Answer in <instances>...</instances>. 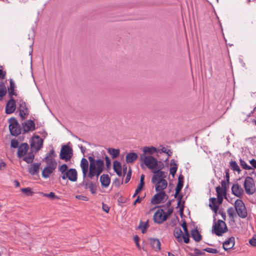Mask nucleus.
I'll return each instance as SVG.
<instances>
[{"label": "nucleus", "mask_w": 256, "mask_h": 256, "mask_svg": "<svg viewBox=\"0 0 256 256\" xmlns=\"http://www.w3.org/2000/svg\"><path fill=\"white\" fill-rule=\"evenodd\" d=\"M90 166L88 168V162L85 158L81 160L80 166L82 170L83 178L88 176L90 178H92L96 176L97 178L102 173L104 170V162L101 159L96 160L94 158L90 156L88 158Z\"/></svg>", "instance_id": "f257e3e1"}, {"label": "nucleus", "mask_w": 256, "mask_h": 256, "mask_svg": "<svg viewBox=\"0 0 256 256\" xmlns=\"http://www.w3.org/2000/svg\"><path fill=\"white\" fill-rule=\"evenodd\" d=\"M140 158L149 169L161 170L164 168V164L162 162L158 161L151 156L141 154Z\"/></svg>", "instance_id": "f03ea898"}, {"label": "nucleus", "mask_w": 256, "mask_h": 256, "mask_svg": "<svg viewBox=\"0 0 256 256\" xmlns=\"http://www.w3.org/2000/svg\"><path fill=\"white\" fill-rule=\"evenodd\" d=\"M61 173V178L62 180L68 178L71 182H75L78 179V173L76 169L70 168L68 170L66 164H63L58 168Z\"/></svg>", "instance_id": "7ed1b4c3"}, {"label": "nucleus", "mask_w": 256, "mask_h": 256, "mask_svg": "<svg viewBox=\"0 0 256 256\" xmlns=\"http://www.w3.org/2000/svg\"><path fill=\"white\" fill-rule=\"evenodd\" d=\"M226 223L222 220H218L213 226L212 232L218 236H221L227 231Z\"/></svg>", "instance_id": "20e7f679"}, {"label": "nucleus", "mask_w": 256, "mask_h": 256, "mask_svg": "<svg viewBox=\"0 0 256 256\" xmlns=\"http://www.w3.org/2000/svg\"><path fill=\"white\" fill-rule=\"evenodd\" d=\"M73 155L72 149L67 145H64L62 146L60 158L65 162L70 160Z\"/></svg>", "instance_id": "39448f33"}, {"label": "nucleus", "mask_w": 256, "mask_h": 256, "mask_svg": "<svg viewBox=\"0 0 256 256\" xmlns=\"http://www.w3.org/2000/svg\"><path fill=\"white\" fill-rule=\"evenodd\" d=\"M9 130L12 135L17 136L21 132V128L17 120L14 118L9 119Z\"/></svg>", "instance_id": "423d86ee"}, {"label": "nucleus", "mask_w": 256, "mask_h": 256, "mask_svg": "<svg viewBox=\"0 0 256 256\" xmlns=\"http://www.w3.org/2000/svg\"><path fill=\"white\" fill-rule=\"evenodd\" d=\"M244 186L245 191L248 194H252L256 191V186L254 180L250 176L246 178Z\"/></svg>", "instance_id": "0eeeda50"}, {"label": "nucleus", "mask_w": 256, "mask_h": 256, "mask_svg": "<svg viewBox=\"0 0 256 256\" xmlns=\"http://www.w3.org/2000/svg\"><path fill=\"white\" fill-rule=\"evenodd\" d=\"M234 207L238 216L242 218H245L247 216V211L244 203L240 200L235 201Z\"/></svg>", "instance_id": "6e6552de"}, {"label": "nucleus", "mask_w": 256, "mask_h": 256, "mask_svg": "<svg viewBox=\"0 0 256 256\" xmlns=\"http://www.w3.org/2000/svg\"><path fill=\"white\" fill-rule=\"evenodd\" d=\"M157 192L151 199V203L153 204L164 203L168 198V196L164 191Z\"/></svg>", "instance_id": "1a4fd4ad"}, {"label": "nucleus", "mask_w": 256, "mask_h": 256, "mask_svg": "<svg viewBox=\"0 0 256 256\" xmlns=\"http://www.w3.org/2000/svg\"><path fill=\"white\" fill-rule=\"evenodd\" d=\"M30 145L32 150L38 152L42 146L43 140L38 136H34L31 139Z\"/></svg>", "instance_id": "9d476101"}, {"label": "nucleus", "mask_w": 256, "mask_h": 256, "mask_svg": "<svg viewBox=\"0 0 256 256\" xmlns=\"http://www.w3.org/2000/svg\"><path fill=\"white\" fill-rule=\"evenodd\" d=\"M224 198L222 196H217V198H210L209 206L215 214H216L218 210V206L222 204Z\"/></svg>", "instance_id": "9b49d317"}, {"label": "nucleus", "mask_w": 256, "mask_h": 256, "mask_svg": "<svg viewBox=\"0 0 256 256\" xmlns=\"http://www.w3.org/2000/svg\"><path fill=\"white\" fill-rule=\"evenodd\" d=\"M168 216L162 209L158 210L154 215V220L158 224H162L167 218Z\"/></svg>", "instance_id": "f8f14e48"}, {"label": "nucleus", "mask_w": 256, "mask_h": 256, "mask_svg": "<svg viewBox=\"0 0 256 256\" xmlns=\"http://www.w3.org/2000/svg\"><path fill=\"white\" fill-rule=\"evenodd\" d=\"M183 186V177L180 176L178 177V182L177 184L176 188V192L174 194L175 198H176L177 196H178V206L180 207V204H181V199H182V196H178L179 192L181 190Z\"/></svg>", "instance_id": "ddd939ff"}, {"label": "nucleus", "mask_w": 256, "mask_h": 256, "mask_svg": "<svg viewBox=\"0 0 256 256\" xmlns=\"http://www.w3.org/2000/svg\"><path fill=\"white\" fill-rule=\"evenodd\" d=\"M156 172L153 171L154 175L152 176V183H156L159 180H164L166 177L164 172L160 170H156Z\"/></svg>", "instance_id": "4468645a"}, {"label": "nucleus", "mask_w": 256, "mask_h": 256, "mask_svg": "<svg viewBox=\"0 0 256 256\" xmlns=\"http://www.w3.org/2000/svg\"><path fill=\"white\" fill-rule=\"evenodd\" d=\"M16 109V101L12 98L8 102L6 106V114H10L13 113Z\"/></svg>", "instance_id": "2eb2a0df"}, {"label": "nucleus", "mask_w": 256, "mask_h": 256, "mask_svg": "<svg viewBox=\"0 0 256 256\" xmlns=\"http://www.w3.org/2000/svg\"><path fill=\"white\" fill-rule=\"evenodd\" d=\"M18 110L20 112V116L22 119H24L26 118L28 115V109L26 106L25 102L23 101L20 102Z\"/></svg>", "instance_id": "dca6fc26"}, {"label": "nucleus", "mask_w": 256, "mask_h": 256, "mask_svg": "<svg viewBox=\"0 0 256 256\" xmlns=\"http://www.w3.org/2000/svg\"><path fill=\"white\" fill-rule=\"evenodd\" d=\"M22 130L24 132L33 131L35 130V124L32 120H28L22 124Z\"/></svg>", "instance_id": "f3484780"}, {"label": "nucleus", "mask_w": 256, "mask_h": 256, "mask_svg": "<svg viewBox=\"0 0 256 256\" xmlns=\"http://www.w3.org/2000/svg\"><path fill=\"white\" fill-rule=\"evenodd\" d=\"M28 148V145L26 143L22 144L18 148V156L20 158L24 156L26 154Z\"/></svg>", "instance_id": "a211bd4d"}, {"label": "nucleus", "mask_w": 256, "mask_h": 256, "mask_svg": "<svg viewBox=\"0 0 256 256\" xmlns=\"http://www.w3.org/2000/svg\"><path fill=\"white\" fill-rule=\"evenodd\" d=\"M232 191L234 194L240 197L243 193V190L238 184H234L232 187Z\"/></svg>", "instance_id": "6ab92c4d"}, {"label": "nucleus", "mask_w": 256, "mask_h": 256, "mask_svg": "<svg viewBox=\"0 0 256 256\" xmlns=\"http://www.w3.org/2000/svg\"><path fill=\"white\" fill-rule=\"evenodd\" d=\"M155 184L156 190V192L164 191V190L168 186V182L166 180H159V182H157Z\"/></svg>", "instance_id": "aec40b11"}, {"label": "nucleus", "mask_w": 256, "mask_h": 256, "mask_svg": "<svg viewBox=\"0 0 256 256\" xmlns=\"http://www.w3.org/2000/svg\"><path fill=\"white\" fill-rule=\"evenodd\" d=\"M234 245V238L231 237L223 243V248L225 250L231 249Z\"/></svg>", "instance_id": "412c9836"}, {"label": "nucleus", "mask_w": 256, "mask_h": 256, "mask_svg": "<svg viewBox=\"0 0 256 256\" xmlns=\"http://www.w3.org/2000/svg\"><path fill=\"white\" fill-rule=\"evenodd\" d=\"M182 226L184 231V233L183 234L184 242L187 244L190 241V234L187 228V225L186 222H184L182 224Z\"/></svg>", "instance_id": "4be33fe9"}, {"label": "nucleus", "mask_w": 256, "mask_h": 256, "mask_svg": "<svg viewBox=\"0 0 256 256\" xmlns=\"http://www.w3.org/2000/svg\"><path fill=\"white\" fill-rule=\"evenodd\" d=\"M150 244L156 251L160 250V242L158 239L150 238Z\"/></svg>", "instance_id": "5701e85b"}, {"label": "nucleus", "mask_w": 256, "mask_h": 256, "mask_svg": "<svg viewBox=\"0 0 256 256\" xmlns=\"http://www.w3.org/2000/svg\"><path fill=\"white\" fill-rule=\"evenodd\" d=\"M174 234L178 242H184L183 234L180 228H176L174 231Z\"/></svg>", "instance_id": "b1692460"}, {"label": "nucleus", "mask_w": 256, "mask_h": 256, "mask_svg": "<svg viewBox=\"0 0 256 256\" xmlns=\"http://www.w3.org/2000/svg\"><path fill=\"white\" fill-rule=\"evenodd\" d=\"M40 165V163H34L32 164L30 168H28L29 173L32 176L36 174L39 172Z\"/></svg>", "instance_id": "393cba45"}, {"label": "nucleus", "mask_w": 256, "mask_h": 256, "mask_svg": "<svg viewBox=\"0 0 256 256\" xmlns=\"http://www.w3.org/2000/svg\"><path fill=\"white\" fill-rule=\"evenodd\" d=\"M44 160L46 162L47 167L50 168H52L56 169L57 166V163L55 160L54 158H49L48 157H45Z\"/></svg>", "instance_id": "a878e982"}, {"label": "nucleus", "mask_w": 256, "mask_h": 256, "mask_svg": "<svg viewBox=\"0 0 256 256\" xmlns=\"http://www.w3.org/2000/svg\"><path fill=\"white\" fill-rule=\"evenodd\" d=\"M138 158V155L135 152H130L126 156V162L128 164L134 162Z\"/></svg>", "instance_id": "bb28decb"}, {"label": "nucleus", "mask_w": 256, "mask_h": 256, "mask_svg": "<svg viewBox=\"0 0 256 256\" xmlns=\"http://www.w3.org/2000/svg\"><path fill=\"white\" fill-rule=\"evenodd\" d=\"M100 182L102 186L106 188L110 183V178L108 174H102L100 178Z\"/></svg>", "instance_id": "cd10ccee"}, {"label": "nucleus", "mask_w": 256, "mask_h": 256, "mask_svg": "<svg viewBox=\"0 0 256 256\" xmlns=\"http://www.w3.org/2000/svg\"><path fill=\"white\" fill-rule=\"evenodd\" d=\"M55 169L48 167H45L42 171V176L46 178L50 177V175L53 172Z\"/></svg>", "instance_id": "c85d7f7f"}, {"label": "nucleus", "mask_w": 256, "mask_h": 256, "mask_svg": "<svg viewBox=\"0 0 256 256\" xmlns=\"http://www.w3.org/2000/svg\"><path fill=\"white\" fill-rule=\"evenodd\" d=\"M142 152L144 154H142L146 155V154H152L157 152L156 148L154 146L148 147L144 146L143 148Z\"/></svg>", "instance_id": "c756f323"}, {"label": "nucleus", "mask_w": 256, "mask_h": 256, "mask_svg": "<svg viewBox=\"0 0 256 256\" xmlns=\"http://www.w3.org/2000/svg\"><path fill=\"white\" fill-rule=\"evenodd\" d=\"M14 88L15 85L12 80H10V87L8 89V94L10 95V98H12V96H16V92H14Z\"/></svg>", "instance_id": "7c9ffc66"}, {"label": "nucleus", "mask_w": 256, "mask_h": 256, "mask_svg": "<svg viewBox=\"0 0 256 256\" xmlns=\"http://www.w3.org/2000/svg\"><path fill=\"white\" fill-rule=\"evenodd\" d=\"M193 240L196 242H200L202 240L200 232L197 228L193 230Z\"/></svg>", "instance_id": "2f4dec72"}, {"label": "nucleus", "mask_w": 256, "mask_h": 256, "mask_svg": "<svg viewBox=\"0 0 256 256\" xmlns=\"http://www.w3.org/2000/svg\"><path fill=\"white\" fill-rule=\"evenodd\" d=\"M108 150L109 154L112 156V158H116L120 154V152L119 149H114L113 148H109Z\"/></svg>", "instance_id": "473e14b6"}, {"label": "nucleus", "mask_w": 256, "mask_h": 256, "mask_svg": "<svg viewBox=\"0 0 256 256\" xmlns=\"http://www.w3.org/2000/svg\"><path fill=\"white\" fill-rule=\"evenodd\" d=\"M216 192L217 196H222L224 198L226 195V188H220L218 186L216 188Z\"/></svg>", "instance_id": "72a5a7b5"}, {"label": "nucleus", "mask_w": 256, "mask_h": 256, "mask_svg": "<svg viewBox=\"0 0 256 256\" xmlns=\"http://www.w3.org/2000/svg\"><path fill=\"white\" fill-rule=\"evenodd\" d=\"M34 157V156L32 152H29L26 156L24 158L23 160L28 164H30L33 162Z\"/></svg>", "instance_id": "f704fd0d"}, {"label": "nucleus", "mask_w": 256, "mask_h": 256, "mask_svg": "<svg viewBox=\"0 0 256 256\" xmlns=\"http://www.w3.org/2000/svg\"><path fill=\"white\" fill-rule=\"evenodd\" d=\"M230 168L238 172H240V169L236 161L232 160L230 162Z\"/></svg>", "instance_id": "c9c22d12"}, {"label": "nucleus", "mask_w": 256, "mask_h": 256, "mask_svg": "<svg viewBox=\"0 0 256 256\" xmlns=\"http://www.w3.org/2000/svg\"><path fill=\"white\" fill-rule=\"evenodd\" d=\"M40 194L42 196L48 197L52 200L58 198V196H56L55 194L53 192H50V194H46L42 192H40Z\"/></svg>", "instance_id": "e433bc0d"}, {"label": "nucleus", "mask_w": 256, "mask_h": 256, "mask_svg": "<svg viewBox=\"0 0 256 256\" xmlns=\"http://www.w3.org/2000/svg\"><path fill=\"white\" fill-rule=\"evenodd\" d=\"M170 164L172 166L170 168V174L174 176L176 172L177 166L174 160H171Z\"/></svg>", "instance_id": "4c0bfd02"}, {"label": "nucleus", "mask_w": 256, "mask_h": 256, "mask_svg": "<svg viewBox=\"0 0 256 256\" xmlns=\"http://www.w3.org/2000/svg\"><path fill=\"white\" fill-rule=\"evenodd\" d=\"M148 228V224L146 222H140L138 228L142 230V232L144 234L146 232V230Z\"/></svg>", "instance_id": "58836bf2"}, {"label": "nucleus", "mask_w": 256, "mask_h": 256, "mask_svg": "<svg viewBox=\"0 0 256 256\" xmlns=\"http://www.w3.org/2000/svg\"><path fill=\"white\" fill-rule=\"evenodd\" d=\"M6 93V89L3 83H0V97H4Z\"/></svg>", "instance_id": "ea45409f"}, {"label": "nucleus", "mask_w": 256, "mask_h": 256, "mask_svg": "<svg viewBox=\"0 0 256 256\" xmlns=\"http://www.w3.org/2000/svg\"><path fill=\"white\" fill-rule=\"evenodd\" d=\"M92 182L85 178H84L83 182L82 184H80V185L82 186H84L85 189H88L90 183Z\"/></svg>", "instance_id": "a19ab883"}, {"label": "nucleus", "mask_w": 256, "mask_h": 256, "mask_svg": "<svg viewBox=\"0 0 256 256\" xmlns=\"http://www.w3.org/2000/svg\"><path fill=\"white\" fill-rule=\"evenodd\" d=\"M240 164L244 169L246 170H250L252 169L251 166L248 165L244 160L242 159H240Z\"/></svg>", "instance_id": "79ce46f5"}, {"label": "nucleus", "mask_w": 256, "mask_h": 256, "mask_svg": "<svg viewBox=\"0 0 256 256\" xmlns=\"http://www.w3.org/2000/svg\"><path fill=\"white\" fill-rule=\"evenodd\" d=\"M21 191L26 196H32L33 194V192L30 188H22Z\"/></svg>", "instance_id": "37998d69"}, {"label": "nucleus", "mask_w": 256, "mask_h": 256, "mask_svg": "<svg viewBox=\"0 0 256 256\" xmlns=\"http://www.w3.org/2000/svg\"><path fill=\"white\" fill-rule=\"evenodd\" d=\"M114 169V171L120 170H122V166L120 163L117 161L115 160L113 163Z\"/></svg>", "instance_id": "c03bdc74"}, {"label": "nucleus", "mask_w": 256, "mask_h": 256, "mask_svg": "<svg viewBox=\"0 0 256 256\" xmlns=\"http://www.w3.org/2000/svg\"><path fill=\"white\" fill-rule=\"evenodd\" d=\"M88 188H89L92 194H94L96 193V184L93 183L92 182L90 183V185L89 186Z\"/></svg>", "instance_id": "a18cd8bd"}, {"label": "nucleus", "mask_w": 256, "mask_h": 256, "mask_svg": "<svg viewBox=\"0 0 256 256\" xmlns=\"http://www.w3.org/2000/svg\"><path fill=\"white\" fill-rule=\"evenodd\" d=\"M227 212L228 216L230 218H233L234 216H235L234 210L232 207L228 208Z\"/></svg>", "instance_id": "49530a36"}, {"label": "nucleus", "mask_w": 256, "mask_h": 256, "mask_svg": "<svg viewBox=\"0 0 256 256\" xmlns=\"http://www.w3.org/2000/svg\"><path fill=\"white\" fill-rule=\"evenodd\" d=\"M204 251H206L209 253L212 254H217L218 253V250L214 248H207L204 250Z\"/></svg>", "instance_id": "de8ad7c7"}, {"label": "nucleus", "mask_w": 256, "mask_h": 256, "mask_svg": "<svg viewBox=\"0 0 256 256\" xmlns=\"http://www.w3.org/2000/svg\"><path fill=\"white\" fill-rule=\"evenodd\" d=\"M10 144H11L12 147L14 148H16L18 146V142L16 140H11Z\"/></svg>", "instance_id": "09e8293b"}, {"label": "nucleus", "mask_w": 256, "mask_h": 256, "mask_svg": "<svg viewBox=\"0 0 256 256\" xmlns=\"http://www.w3.org/2000/svg\"><path fill=\"white\" fill-rule=\"evenodd\" d=\"M56 156L54 150L52 149L50 150V152L48 154L46 157H48L49 158H54V157Z\"/></svg>", "instance_id": "8fccbe9b"}, {"label": "nucleus", "mask_w": 256, "mask_h": 256, "mask_svg": "<svg viewBox=\"0 0 256 256\" xmlns=\"http://www.w3.org/2000/svg\"><path fill=\"white\" fill-rule=\"evenodd\" d=\"M76 198L78 200H80L84 201H88V198L86 196H82V195H76Z\"/></svg>", "instance_id": "3c124183"}, {"label": "nucleus", "mask_w": 256, "mask_h": 256, "mask_svg": "<svg viewBox=\"0 0 256 256\" xmlns=\"http://www.w3.org/2000/svg\"><path fill=\"white\" fill-rule=\"evenodd\" d=\"M131 174H132L131 170L130 169L128 172L127 173L125 179V183H128L130 181V178H131Z\"/></svg>", "instance_id": "603ef678"}, {"label": "nucleus", "mask_w": 256, "mask_h": 256, "mask_svg": "<svg viewBox=\"0 0 256 256\" xmlns=\"http://www.w3.org/2000/svg\"><path fill=\"white\" fill-rule=\"evenodd\" d=\"M161 150L162 152L167 154L170 156L172 154V152L170 150H168L164 147L161 149Z\"/></svg>", "instance_id": "864d4df0"}, {"label": "nucleus", "mask_w": 256, "mask_h": 256, "mask_svg": "<svg viewBox=\"0 0 256 256\" xmlns=\"http://www.w3.org/2000/svg\"><path fill=\"white\" fill-rule=\"evenodd\" d=\"M102 208L103 210L106 213H108L110 210V208L106 204H104V203L102 204Z\"/></svg>", "instance_id": "5fc2aeb1"}, {"label": "nucleus", "mask_w": 256, "mask_h": 256, "mask_svg": "<svg viewBox=\"0 0 256 256\" xmlns=\"http://www.w3.org/2000/svg\"><path fill=\"white\" fill-rule=\"evenodd\" d=\"M134 242H136V244L137 247L140 248V244H139V243H138L140 238H139L138 236H135L134 237Z\"/></svg>", "instance_id": "6e6d98bb"}, {"label": "nucleus", "mask_w": 256, "mask_h": 256, "mask_svg": "<svg viewBox=\"0 0 256 256\" xmlns=\"http://www.w3.org/2000/svg\"><path fill=\"white\" fill-rule=\"evenodd\" d=\"M249 242L252 246H256V238H253L250 240Z\"/></svg>", "instance_id": "4d7b16f0"}, {"label": "nucleus", "mask_w": 256, "mask_h": 256, "mask_svg": "<svg viewBox=\"0 0 256 256\" xmlns=\"http://www.w3.org/2000/svg\"><path fill=\"white\" fill-rule=\"evenodd\" d=\"M6 166V163L4 162H3L2 160H1L0 162V170H4V168H5Z\"/></svg>", "instance_id": "13d9d810"}, {"label": "nucleus", "mask_w": 256, "mask_h": 256, "mask_svg": "<svg viewBox=\"0 0 256 256\" xmlns=\"http://www.w3.org/2000/svg\"><path fill=\"white\" fill-rule=\"evenodd\" d=\"M250 164H252V166L256 168V160L254 159H252L250 161Z\"/></svg>", "instance_id": "bf43d9fd"}, {"label": "nucleus", "mask_w": 256, "mask_h": 256, "mask_svg": "<svg viewBox=\"0 0 256 256\" xmlns=\"http://www.w3.org/2000/svg\"><path fill=\"white\" fill-rule=\"evenodd\" d=\"M219 214H220V216H222V218L224 220H225L226 218V216L225 212L223 210H220L219 211Z\"/></svg>", "instance_id": "052dcab7"}, {"label": "nucleus", "mask_w": 256, "mask_h": 256, "mask_svg": "<svg viewBox=\"0 0 256 256\" xmlns=\"http://www.w3.org/2000/svg\"><path fill=\"white\" fill-rule=\"evenodd\" d=\"M142 200V198H140V196H138L137 198L135 200V201L134 202V205H136V203H140V202L141 200Z\"/></svg>", "instance_id": "680f3d73"}, {"label": "nucleus", "mask_w": 256, "mask_h": 256, "mask_svg": "<svg viewBox=\"0 0 256 256\" xmlns=\"http://www.w3.org/2000/svg\"><path fill=\"white\" fill-rule=\"evenodd\" d=\"M144 185V181H140V182L138 188L140 190H142Z\"/></svg>", "instance_id": "e2e57ef3"}, {"label": "nucleus", "mask_w": 256, "mask_h": 256, "mask_svg": "<svg viewBox=\"0 0 256 256\" xmlns=\"http://www.w3.org/2000/svg\"><path fill=\"white\" fill-rule=\"evenodd\" d=\"M142 190L140 189L139 188H137L134 194L132 197L134 198Z\"/></svg>", "instance_id": "0e129e2a"}, {"label": "nucleus", "mask_w": 256, "mask_h": 256, "mask_svg": "<svg viewBox=\"0 0 256 256\" xmlns=\"http://www.w3.org/2000/svg\"><path fill=\"white\" fill-rule=\"evenodd\" d=\"M5 74H4V72L2 70H0V78H4L5 77Z\"/></svg>", "instance_id": "69168bd1"}, {"label": "nucleus", "mask_w": 256, "mask_h": 256, "mask_svg": "<svg viewBox=\"0 0 256 256\" xmlns=\"http://www.w3.org/2000/svg\"><path fill=\"white\" fill-rule=\"evenodd\" d=\"M106 165L110 164V162L109 158L108 156H106Z\"/></svg>", "instance_id": "338daca9"}, {"label": "nucleus", "mask_w": 256, "mask_h": 256, "mask_svg": "<svg viewBox=\"0 0 256 256\" xmlns=\"http://www.w3.org/2000/svg\"><path fill=\"white\" fill-rule=\"evenodd\" d=\"M115 172L119 176H122V170H116Z\"/></svg>", "instance_id": "774afa93"}]
</instances>
